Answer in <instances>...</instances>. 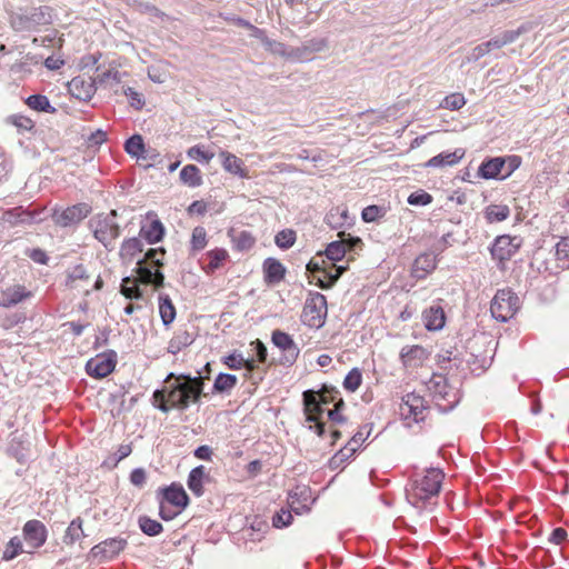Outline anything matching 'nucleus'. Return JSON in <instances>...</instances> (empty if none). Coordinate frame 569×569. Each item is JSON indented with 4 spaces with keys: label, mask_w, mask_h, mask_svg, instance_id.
Segmentation results:
<instances>
[{
    "label": "nucleus",
    "mask_w": 569,
    "mask_h": 569,
    "mask_svg": "<svg viewBox=\"0 0 569 569\" xmlns=\"http://www.w3.org/2000/svg\"><path fill=\"white\" fill-rule=\"evenodd\" d=\"M325 256L333 262L341 261L346 256V246L343 241H332L325 249Z\"/></svg>",
    "instance_id": "46"
},
{
    "label": "nucleus",
    "mask_w": 569,
    "mask_h": 569,
    "mask_svg": "<svg viewBox=\"0 0 569 569\" xmlns=\"http://www.w3.org/2000/svg\"><path fill=\"white\" fill-rule=\"evenodd\" d=\"M503 161H505L506 172L502 174L501 179L505 180L508 177H510L521 166L522 160H521L520 156L512 154V156L503 157Z\"/></svg>",
    "instance_id": "60"
},
{
    "label": "nucleus",
    "mask_w": 569,
    "mask_h": 569,
    "mask_svg": "<svg viewBox=\"0 0 569 569\" xmlns=\"http://www.w3.org/2000/svg\"><path fill=\"white\" fill-rule=\"evenodd\" d=\"M521 240L518 237L509 234L498 236L490 246V254L497 261L500 270L505 269V263L509 261L519 250Z\"/></svg>",
    "instance_id": "9"
},
{
    "label": "nucleus",
    "mask_w": 569,
    "mask_h": 569,
    "mask_svg": "<svg viewBox=\"0 0 569 569\" xmlns=\"http://www.w3.org/2000/svg\"><path fill=\"white\" fill-rule=\"evenodd\" d=\"M443 479L445 473L440 468H428L423 476L415 478L406 489L408 502L416 508H423L439 495Z\"/></svg>",
    "instance_id": "2"
},
{
    "label": "nucleus",
    "mask_w": 569,
    "mask_h": 569,
    "mask_svg": "<svg viewBox=\"0 0 569 569\" xmlns=\"http://www.w3.org/2000/svg\"><path fill=\"white\" fill-rule=\"evenodd\" d=\"M164 253L166 250L163 248H151L144 253L143 259L152 262L156 268H160Z\"/></svg>",
    "instance_id": "61"
},
{
    "label": "nucleus",
    "mask_w": 569,
    "mask_h": 569,
    "mask_svg": "<svg viewBox=\"0 0 569 569\" xmlns=\"http://www.w3.org/2000/svg\"><path fill=\"white\" fill-rule=\"evenodd\" d=\"M238 378L232 373L220 372L212 386V393H229L237 385Z\"/></svg>",
    "instance_id": "38"
},
{
    "label": "nucleus",
    "mask_w": 569,
    "mask_h": 569,
    "mask_svg": "<svg viewBox=\"0 0 569 569\" xmlns=\"http://www.w3.org/2000/svg\"><path fill=\"white\" fill-rule=\"evenodd\" d=\"M89 274L87 272V269L83 264H77L72 268L68 269L67 271V279H66V286L67 287H73L74 281L77 280H88Z\"/></svg>",
    "instance_id": "53"
},
{
    "label": "nucleus",
    "mask_w": 569,
    "mask_h": 569,
    "mask_svg": "<svg viewBox=\"0 0 569 569\" xmlns=\"http://www.w3.org/2000/svg\"><path fill=\"white\" fill-rule=\"evenodd\" d=\"M263 280L272 286L281 282L286 277V267L276 258L269 257L262 263Z\"/></svg>",
    "instance_id": "25"
},
{
    "label": "nucleus",
    "mask_w": 569,
    "mask_h": 569,
    "mask_svg": "<svg viewBox=\"0 0 569 569\" xmlns=\"http://www.w3.org/2000/svg\"><path fill=\"white\" fill-rule=\"evenodd\" d=\"M124 96L128 98L129 103L136 110H141L144 106V99L141 93L136 91L133 88L128 87L123 90Z\"/></svg>",
    "instance_id": "58"
},
{
    "label": "nucleus",
    "mask_w": 569,
    "mask_h": 569,
    "mask_svg": "<svg viewBox=\"0 0 569 569\" xmlns=\"http://www.w3.org/2000/svg\"><path fill=\"white\" fill-rule=\"evenodd\" d=\"M340 392L335 388L323 387L315 392L308 390L303 392V405L306 420H316L325 413V406L337 402Z\"/></svg>",
    "instance_id": "7"
},
{
    "label": "nucleus",
    "mask_w": 569,
    "mask_h": 569,
    "mask_svg": "<svg viewBox=\"0 0 569 569\" xmlns=\"http://www.w3.org/2000/svg\"><path fill=\"white\" fill-rule=\"evenodd\" d=\"M139 236L149 244L158 243L164 236V227L159 219H154L151 222L141 226Z\"/></svg>",
    "instance_id": "30"
},
{
    "label": "nucleus",
    "mask_w": 569,
    "mask_h": 569,
    "mask_svg": "<svg viewBox=\"0 0 569 569\" xmlns=\"http://www.w3.org/2000/svg\"><path fill=\"white\" fill-rule=\"evenodd\" d=\"M33 293L22 284H13L0 291V307L11 308L30 299Z\"/></svg>",
    "instance_id": "21"
},
{
    "label": "nucleus",
    "mask_w": 569,
    "mask_h": 569,
    "mask_svg": "<svg viewBox=\"0 0 569 569\" xmlns=\"http://www.w3.org/2000/svg\"><path fill=\"white\" fill-rule=\"evenodd\" d=\"M158 308L163 326L169 327L174 321L177 315L176 308L169 295L160 293L158 296Z\"/></svg>",
    "instance_id": "34"
},
{
    "label": "nucleus",
    "mask_w": 569,
    "mask_h": 569,
    "mask_svg": "<svg viewBox=\"0 0 569 569\" xmlns=\"http://www.w3.org/2000/svg\"><path fill=\"white\" fill-rule=\"evenodd\" d=\"M327 47V41L323 38H313L305 41L299 47H290L288 51L283 52L288 58L299 61H309L317 52L322 51Z\"/></svg>",
    "instance_id": "17"
},
{
    "label": "nucleus",
    "mask_w": 569,
    "mask_h": 569,
    "mask_svg": "<svg viewBox=\"0 0 569 569\" xmlns=\"http://www.w3.org/2000/svg\"><path fill=\"white\" fill-rule=\"evenodd\" d=\"M219 157L221 158L222 168L227 172H229L233 176H238L239 178L248 177V172H247V169L244 168V163L240 158H238L233 153H230L224 150H221L219 152Z\"/></svg>",
    "instance_id": "29"
},
{
    "label": "nucleus",
    "mask_w": 569,
    "mask_h": 569,
    "mask_svg": "<svg viewBox=\"0 0 569 569\" xmlns=\"http://www.w3.org/2000/svg\"><path fill=\"white\" fill-rule=\"evenodd\" d=\"M429 390L438 410L442 413L455 409L460 401L459 391L448 383V379L445 376H433L429 382Z\"/></svg>",
    "instance_id": "5"
},
{
    "label": "nucleus",
    "mask_w": 569,
    "mask_h": 569,
    "mask_svg": "<svg viewBox=\"0 0 569 569\" xmlns=\"http://www.w3.org/2000/svg\"><path fill=\"white\" fill-rule=\"evenodd\" d=\"M327 221L333 229H339L352 224V218L349 216L347 207H336L330 210Z\"/></svg>",
    "instance_id": "35"
},
{
    "label": "nucleus",
    "mask_w": 569,
    "mask_h": 569,
    "mask_svg": "<svg viewBox=\"0 0 569 569\" xmlns=\"http://www.w3.org/2000/svg\"><path fill=\"white\" fill-rule=\"evenodd\" d=\"M86 535L82 529V519L80 517L74 518L68 526L62 541L66 545H73L84 538Z\"/></svg>",
    "instance_id": "41"
},
{
    "label": "nucleus",
    "mask_w": 569,
    "mask_h": 569,
    "mask_svg": "<svg viewBox=\"0 0 569 569\" xmlns=\"http://www.w3.org/2000/svg\"><path fill=\"white\" fill-rule=\"evenodd\" d=\"M271 341L282 351V356L280 358V363L282 366L290 367L297 361L300 355V349L289 333L279 329L273 330L271 333Z\"/></svg>",
    "instance_id": "11"
},
{
    "label": "nucleus",
    "mask_w": 569,
    "mask_h": 569,
    "mask_svg": "<svg viewBox=\"0 0 569 569\" xmlns=\"http://www.w3.org/2000/svg\"><path fill=\"white\" fill-rule=\"evenodd\" d=\"M136 271L144 283L152 284L156 288H160L163 286V273L160 271L159 268H156L154 266H149L148 261H146L144 259H140L137 261Z\"/></svg>",
    "instance_id": "24"
},
{
    "label": "nucleus",
    "mask_w": 569,
    "mask_h": 569,
    "mask_svg": "<svg viewBox=\"0 0 569 569\" xmlns=\"http://www.w3.org/2000/svg\"><path fill=\"white\" fill-rule=\"evenodd\" d=\"M124 151L136 158L137 160H147L149 159V154L146 150V144L141 134H132L124 142Z\"/></svg>",
    "instance_id": "31"
},
{
    "label": "nucleus",
    "mask_w": 569,
    "mask_h": 569,
    "mask_svg": "<svg viewBox=\"0 0 569 569\" xmlns=\"http://www.w3.org/2000/svg\"><path fill=\"white\" fill-rule=\"evenodd\" d=\"M293 520L292 513L290 510L281 509L276 512L272 517V526L278 529H282L291 525Z\"/></svg>",
    "instance_id": "57"
},
{
    "label": "nucleus",
    "mask_w": 569,
    "mask_h": 569,
    "mask_svg": "<svg viewBox=\"0 0 569 569\" xmlns=\"http://www.w3.org/2000/svg\"><path fill=\"white\" fill-rule=\"evenodd\" d=\"M437 263L438 258L435 252H422L415 259L412 263L411 276L417 280H422L437 268Z\"/></svg>",
    "instance_id": "20"
},
{
    "label": "nucleus",
    "mask_w": 569,
    "mask_h": 569,
    "mask_svg": "<svg viewBox=\"0 0 569 569\" xmlns=\"http://www.w3.org/2000/svg\"><path fill=\"white\" fill-rule=\"evenodd\" d=\"M127 545L128 541L123 537L108 538L91 548L90 557L99 562L109 561L124 550Z\"/></svg>",
    "instance_id": "12"
},
{
    "label": "nucleus",
    "mask_w": 569,
    "mask_h": 569,
    "mask_svg": "<svg viewBox=\"0 0 569 569\" xmlns=\"http://www.w3.org/2000/svg\"><path fill=\"white\" fill-rule=\"evenodd\" d=\"M362 382V373L360 369L352 368L343 379V388L349 392H355Z\"/></svg>",
    "instance_id": "52"
},
{
    "label": "nucleus",
    "mask_w": 569,
    "mask_h": 569,
    "mask_svg": "<svg viewBox=\"0 0 569 569\" xmlns=\"http://www.w3.org/2000/svg\"><path fill=\"white\" fill-rule=\"evenodd\" d=\"M327 312L326 297L318 291H310L302 309L301 322L311 329H320L326 323Z\"/></svg>",
    "instance_id": "6"
},
{
    "label": "nucleus",
    "mask_w": 569,
    "mask_h": 569,
    "mask_svg": "<svg viewBox=\"0 0 569 569\" xmlns=\"http://www.w3.org/2000/svg\"><path fill=\"white\" fill-rule=\"evenodd\" d=\"M192 342H193V338L187 330H179L170 339L167 350L169 353L177 355L183 348L190 346Z\"/></svg>",
    "instance_id": "40"
},
{
    "label": "nucleus",
    "mask_w": 569,
    "mask_h": 569,
    "mask_svg": "<svg viewBox=\"0 0 569 569\" xmlns=\"http://www.w3.org/2000/svg\"><path fill=\"white\" fill-rule=\"evenodd\" d=\"M157 499L179 510L186 509L190 501L189 496L180 482H172L167 487L159 488Z\"/></svg>",
    "instance_id": "15"
},
{
    "label": "nucleus",
    "mask_w": 569,
    "mask_h": 569,
    "mask_svg": "<svg viewBox=\"0 0 569 569\" xmlns=\"http://www.w3.org/2000/svg\"><path fill=\"white\" fill-rule=\"evenodd\" d=\"M23 539L33 549L42 547L48 538V530L43 522L37 519L29 520L22 528Z\"/></svg>",
    "instance_id": "18"
},
{
    "label": "nucleus",
    "mask_w": 569,
    "mask_h": 569,
    "mask_svg": "<svg viewBox=\"0 0 569 569\" xmlns=\"http://www.w3.org/2000/svg\"><path fill=\"white\" fill-rule=\"evenodd\" d=\"M483 213L487 222L495 223L505 221L510 216V209L507 204H489Z\"/></svg>",
    "instance_id": "42"
},
{
    "label": "nucleus",
    "mask_w": 569,
    "mask_h": 569,
    "mask_svg": "<svg viewBox=\"0 0 569 569\" xmlns=\"http://www.w3.org/2000/svg\"><path fill=\"white\" fill-rule=\"evenodd\" d=\"M91 212V207L87 203H77L64 209H54L52 218L54 222L63 228L78 224Z\"/></svg>",
    "instance_id": "13"
},
{
    "label": "nucleus",
    "mask_w": 569,
    "mask_h": 569,
    "mask_svg": "<svg viewBox=\"0 0 569 569\" xmlns=\"http://www.w3.org/2000/svg\"><path fill=\"white\" fill-rule=\"evenodd\" d=\"M164 382L168 386L154 390L152 396L154 407L163 413H168L171 409L187 410L191 403L200 401L204 389V378L200 372L197 376L170 372Z\"/></svg>",
    "instance_id": "1"
},
{
    "label": "nucleus",
    "mask_w": 569,
    "mask_h": 569,
    "mask_svg": "<svg viewBox=\"0 0 569 569\" xmlns=\"http://www.w3.org/2000/svg\"><path fill=\"white\" fill-rule=\"evenodd\" d=\"M315 501L316 499L312 498L310 487L306 485L296 486L295 489L289 492V505L296 515L308 513Z\"/></svg>",
    "instance_id": "16"
},
{
    "label": "nucleus",
    "mask_w": 569,
    "mask_h": 569,
    "mask_svg": "<svg viewBox=\"0 0 569 569\" xmlns=\"http://www.w3.org/2000/svg\"><path fill=\"white\" fill-rule=\"evenodd\" d=\"M386 214V209L380 206L371 204L362 209L361 218L365 222H376Z\"/></svg>",
    "instance_id": "55"
},
{
    "label": "nucleus",
    "mask_w": 569,
    "mask_h": 569,
    "mask_svg": "<svg viewBox=\"0 0 569 569\" xmlns=\"http://www.w3.org/2000/svg\"><path fill=\"white\" fill-rule=\"evenodd\" d=\"M116 365L117 352L109 350L88 360L86 371L90 377L101 379L109 376L114 370Z\"/></svg>",
    "instance_id": "14"
},
{
    "label": "nucleus",
    "mask_w": 569,
    "mask_h": 569,
    "mask_svg": "<svg viewBox=\"0 0 569 569\" xmlns=\"http://www.w3.org/2000/svg\"><path fill=\"white\" fill-rule=\"evenodd\" d=\"M407 202L411 206H428L432 202V196L425 190H418L408 197Z\"/></svg>",
    "instance_id": "56"
},
{
    "label": "nucleus",
    "mask_w": 569,
    "mask_h": 569,
    "mask_svg": "<svg viewBox=\"0 0 569 569\" xmlns=\"http://www.w3.org/2000/svg\"><path fill=\"white\" fill-rule=\"evenodd\" d=\"M425 353V349L420 346H411L405 347L401 349L400 356L403 360H412L416 358H421Z\"/></svg>",
    "instance_id": "64"
},
{
    "label": "nucleus",
    "mask_w": 569,
    "mask_h": 569,
    "mask_svg": "<svg viewBox=\"0 0 569 569\" xmlns=\"http://www.w3.org/2000/svg\"><path fill=\"white\" fill-rule=\"evenodd\" d=\"M427 409L423 397L416 393H408L402 398L401 412L406 419L411 418L415 422L425 419V411Z\"/></svg>",
    "instance_id": "19"
},
{
    "label": "nucleus",
    "mask_w": 569,
    "mask_h": 569,
    "mask_svg": "<svg viewBox=\"0 0 569 569\" xmlns=\"http://www.w3.org/2000/svg\"><path fill=\"white\" fill-rule=\"evenodd\" d=\"M356 451V447L345 446L329 459L328 467L330 470L342 469L343 465L355 455Z\"/></svg>",
    "instance_id": "44"
},
{
    "label": "nucleus",
    "mask_w": 569,
    "mask_h": 569,
    "mask_svg": "<svg viewBox=\"0 0 569 569\" xmlns=\"http://www.w3.org/2000/svg\"><path fill=\"white\" fill-rule=\"evenodd\" d=\"M23 545L18 536L12 537L4 547L2 560L10 561L18 557L22 551Z\"/></svg>",
    "instance_id": "48"
},
{
    "label": "nucleus",
    "mask_w": 569,
    "mask_h": 569,
    "mask_svg": "<svg viewBox=\"0 0 569 569\" xmlns=\"http://www.w3.org/2000/svg\"><path fill=\"white\" fill-rule=\"evenodd\" d=\"M466 102V98L462 93L455 92L446 96L440 102L439 107L450 111H456L461 109Z\"/></svg>",
    "instance_id": "49"
},
{
    "label": "nucleus",
    "mask_w": 569,
    "mask_h": 569,
    "mask_svg": "<svg viewBox=\"0 0 569 569\" xmlns=\"http://www.w3.org/2000/svg\"><path fill=\"white\" fill-rule=\"evenodd\" d=\"M138 525L140 530L149 537H157L163 531V526L148 516H140Z\"/></svg>",
    "instance_id": "45"
},
{
    "label": "nucleus",
    "mask_w": 569,
    "mask_h": 569,
    "mask_svg": "<svg viewBox=\"0 0 569 569\" xmlns=\"http://www.w3.org/2000/svg\"><path fill=\"white\" fill-rule=\"evenodd\" d=\"M2 220L11 227L31 224L37 220V214L22 207H16L4 211Z\"/></svg>",
    "instance_id": "28"
},
{
    "label": "nucleus",
    "mask_w": 569,
    "mask_h": 569,
    "mask_svg": "<svg viewBox=\"0 0 569 569\" xmlns=\"http://www.w3.org/2000/svg\"><path fill=\"white\" fill-rule=\"evenodd\" d=\"M296 242V232L292 229H283L274 237V243L282 250L290 249Z\"/></svg>",
    "instance_id": "51"
},
{
    "label": "nucleus",
    "mask_w": 569,
    "mask_h": 569,
    "mask_svg": "<svg viewBox=\"0 0 569 569\" xmlns=\"http://www.w3.org/2000/svg\"><path fill=\"white\" fill-rule=\"evenodd\" d=\"M143 242L139 237L124 239L120 246L119 256L123 261L131 262L138 253L142 252Z\"/></svg>",
    "instance_id": "32"
},
{
    "label": "nucleus",
    "mask_w": 569,
    "mask_h": 569,
    "mask_svg": "<svg viewBox=\"0 0 569 569\" xmlns=\"http://www.w3.org/2000/svg\"><path fill=\"white\" fill-rule=\"evenodd\" d=\"M230 240L232 242V248L239 252L249 251L256 243V238L248 230H242L240 232H236L234 230H230L228 232Z\"/></svg>",
    "instance_id": "33"
},
{
    "label": "nucleus",
    "mask_w": 569,
    "mask_h": 569,
    "mask_svg": "<svg viewBox=\"0 0 569 569\" xmlns=\"http://www.w3.org/2000/svg\"><path fill=\"white\" fill-rule=\"evenodd\" d=\"M210 479L209 473L206 470V467L202 465H199L194 468H192L188 475L187 479V486L189 490L196 496V497H202L204 493V483L208 482Z\"/></svg>",
    "instance_id": "26"
},
{
    "label": "nucleus",
    "mask_w": 569,
    "mask_h": 569,
    "mask_svg": "<svg viewBox=\"0 0 569 569\" xmlns=\"http://www.w3.org/2000/svg\"><path fill=\"white\" fill-rule=\"evenodd\" d=\"M422 321L428 331L441 330L446 325V313L440 303H433L422 311Z\"/></svg>",
    "instance_id": "23"
},
{
    "label": "nucleus",
    "mask_w": 569,
    "mask_h": 569,
    "mask_svg": "<svg viewBox=\"0 0 569 569\" xmlns=\"http://www.w3.org/2000/svg\"><path fill=\"white\" fill-rule=\"evenodd\" d=\"M503 169V157L486 158L478 167L477 176L485 180H502L501 172Z\"/></svg>",
    "instance_id": "22"
},
{
    "label": "nucleus",
    "mask_w": 569,
    "mask_h": 569,
    "mask_svg": "<svg viewBox=\"0 0 569 569\" xmlns=\"http://www.w3.org/2000/svg\"><path fill=\"white\" fill-rule=\"evenodd\" d=\"M345 407V402L342 398H338L337 402L335 403V408L331 410H328L327 416L329 420H331L333 423L342 425L346 422V417L341 415V409Z\"/></svg>",
    "instance_id": "62"
},
{
    "label": "nucleus",
    "mask_w": 569,
    "mask_h": 569,
    "mask_svg": "<svg viewBox=\"0 0 569 569\" xmlns=\"http://www.w3.org/2000/svg\"><path fill=\"white\" fill-rule=\"evenodd\" d=\"M111 76V71H106L101 76H98V82L102 83L107 78ZM97 80L91 77H74L68 83L70 93L80 101H89L96 93Z\"/></svg>",
    "instance_id": "10"
},
{
    "label": "nucleus",
    "mask_w": 569,
    "mask_h": 569,
    "mask_svg": "<svg viewBox=\"0 0 569 569\" xmlns=\"http://www.w3.org/2000/svg\"><path fill=\"white\" fill-rule=\"evenodd\" d=\"M465 149L457 148L455 151H443L430 158L425 166L427 168H443L457 164L465 157Z\"/></svg>",
    "instance_id": "27"
},
{
    "label": "nucleus",
    "mask_w": 569,
    "mask_h": 569,
    "mask_svg": "<svg viewBox=\"0 0 569 569\" xmlns=\"http://www.w3.org/2000/svg\"><path fill=\"white\" fill-rule=\"evenodd\" d=\"M187 156L191 160H196L201 163H209L214 154L212 152L203 150L199 144L192 146L187 150Z\"/></svg>",
    "instance_id": "54"
},
{
    "label": "nucleus",
    "mask_w": 569,
    "mask_h": 569,
    "mask_svg": "<svg viewBox=\"0 0 569 569\" xmlns=\"http://www.w3.org/2000/svg\"><path fill=\"white\" fill-rule=\"evenodd\" d=\"M26 103L29 108L39 112L54 113L57 111V109L51 106L49 98L44 94H31L26 99Z\"/></svg>",
    "instance_id": "43"
},
{
    "label": "nucleus",
    "mask_w": 569,
    "mask_h": 569,
    "mask_svg": "<svg viewBox=\"0 0 569 569\" xmlns=\"http://www.w3.org/2000/svg\"><path fill=\"white\" fill-rule=\"evenodd\" d=\"M556 259L558 267L569 269V238H562L556 244Z\"/></svg>",
    "instance_id": "47"
},
{
    "label": "nucleus",
    "mask_w": 569,
    "mask_h": 569,
    "mask_svg": "<svg viewBox=\"0 0 569 569\" xmlns=\"http://www.w3.org/2000/svg\"><path fill=\"white\" fill-rule=\"evenodd\" d=\"M519 309V298L510 289H500L491 300V316L500 321L507 322Z\"/></svg>",
    "instance_id": "8"
},
{
    "label": "nucleus",
    "mask_w": 569,
    "mask_h": 569,
    "mask_svg": "<svg viewBox=\"0 0 569 569\" xmlns=\"http://www.w3.org/2000/svg\"><path fill=\"white\" fill-rule=\"evenodd\" d=\"M53 9L49 6L19 8L10 14V27L19 33L39 31L53 22Z\"/></svg>",
    "instance_id": "3"
},
{
    "label": "nucleus",
    "mask_w": 569,
    "mask_h": 569,
    "mask_svg": "<svg viewBox=\"0 0 569 569\" xmlns=\"http://www.w3.org/2000/svg\"><path fill=\"white\" fill-rule=\"evenodd\" d=\"M207 231L203 227L198 226L192 230L190 249L191 251H201L207 246Z\"/></svg>",
    "instance_id": "50"
},
{
    "label": "nucleus",
    "mask_w": 569,
    "mask_h": 569,
    "mask_svg": "<svg viewBox=\"0 0 569 569\" xmlns=\"http://www.w3.org/2000/svg\"><path fill=\"white\" fill-rule=\"evenodd\" d=\"M223 365H226L231 370H239L241 368H246L247 370H253L256 368L253 359H244L242 353L238 351H233L228 356L222 358Z\"/></svg>",
    "instance_id": "37"
},
{
    "label": "nucleus",
    "mask_w": 569,
    "mask_h": 569,
    "mask_svg": "<svg viewBox=\"0 0 569 569\" xmlns=\"http://www.w3.org/2000/svg\"><path fill=\"white\" fill-rule=\"evenodd\" d=\"M180 181L190 188H198L203 183L200 169L194 164L184 166L179 174Z\"/></svg>",
    "instance_id": "36"
},
{
    "label": "nucleus",
    "mask_w": 569,
    "mask_h": 569,
    "mask_svg": "<svg viewBox=\"0 0 569 569\" xmlns=\"http://www.w3.org/2000/svg\"><path fill=\"white\" fill-rule=\"evenodd\" d=\"M117 217V210L112 209L108 213H97L88 221V227L93 238L100 242L107 251L114 249V242L121 233Z\"/></svg>",
    "instance_id": "4"
},
{
    "label": "nucleus",
    "mask_w": 569,
    "mask_h": 569,
    "mask_svg": "<svg viewBox=\"0 0 569 569\" xmlns=\"http://www.w3.org/2000/svg\"><path fill=\"white\" fill-rule=\"evenodd\" d=\"M173 507L169 506L168 503H164L162 501H159V516L164 521H170L174 519L182 510H173Z\"/></svg>",
    "instance_id": "63"
},
{
    "label": "nucleus",
    "mask_w": 569,
    "mask_h": 569,
    "mask_svg": "<svg viewBox=\"0 0 569 569\" xmlns=\"http://www.w3.org/2000/svg\"><path fill=\"white\" fill-rule=\"evenodd\" d=\"M526 31V28L523 26H520L516 30H506L500 34H497L500 43L502 47L513 43L523 32Z\"/></svg>",
    "instance_id": "59"
},
{
    "label": "nucleus",
    "mask_w": 569,
    "mask_h": 569,
    "mask_svg": "<svg viewBox=\"0 0 569 569\" xmlns=\"http://www.w3.org/2000/svg\"><path fill=\"white\" fill-rule=\"evenodd\" d=\"M209 262L203 266L206 273H213L219 269L224 260L229 257L228 251L223 248H214L206 253Z\"/></svg>",
    "instance_id": "39"
}]
</instances>
